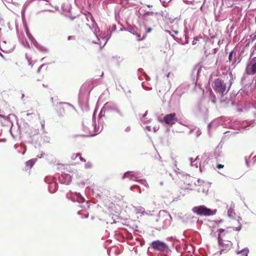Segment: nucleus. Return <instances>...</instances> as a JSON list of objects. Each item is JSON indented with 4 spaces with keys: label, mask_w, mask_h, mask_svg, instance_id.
<instances>
[{
    "label": "nucleus",
    "mask_w": 256,
    "mask_h": 256,
    "mask_svg": "<svg viewBox=\"0 0 256 256\" xmlns=\"http://www.w3.org/2000/svg\"><path fill=\"white\" fill-rule=\"evenodd\" d=\"M194 212L200 216H210L216 214V210H212L204 206H195L192 208Z\"/></svg>",
    "instance_id": "f257e3e1"
},
{
    "label": "nucleus",
    "mask_w": 256,
    "mask_h": 256,
    "mask_svg": "<svg viewBox=\"0 0 256 256\" xmlns=\"http://www.w3.org/2000/svg\"><path fill=\"white\" fill-rule=\"evenodd\" d=\"M212 87L216 92H219L222 96L226 90V84L220 78L216 79L212 84Z\"/></svg>",
    "instance_id": "f03ea898"
},
{
    "label": "nucleus",
    "mask_w": 256,
    "mask_h": 256,
    "mask_svg": "<svg viewBox=\"0 0 256 256\" xmlns=\"http://www.w3.org/2000/svg\"><path fill=\"white\" fill-rule=\"evenodd\" d=\"M150 246L156 251L164 252L168 248L166 244L159 240L152 242L150 244Z\"/></svg>",
    "instance_id": "7ed1b4c3"
},
{
    "label": "nucleus",
    "mask_w": 256,
    "mask_h": 256,
    "mask_svg": "<svg viewBox=\"0 0 256 256\" xmlns=\"http://www.w3.org/2000/svg\"><path fill=\"white\" fill-rule=\"evenodd\" d=\"M84 130L86 136H94L97 134V132L95 130V126L90 123H86V126L84 127Z\"/></svg>",
    "instance_id": "20e7f679"
},
{
    "label": "nucleus",
    "mask_w": 256,
    "mask_h": 256,
    "mask_svg": "<svg viewBox=\"0 0 256 256\" xmlns=\"http://www.w3.org/2000/svg\"><path fill=\"white\" fill-rule=\"evenodd\" d=\"M164 120L166 124L169 125H173L178 121L176 114V113H172L166 114L164 118Z\"/></svg>",
    "instance_id": "39448f33"
},
{
    "label": "nucleus",
    "mask_w": 256,
    "mask_h": 256,
    "mask_svg": "<svg viewBox=\"0 0 256 256\" xmlns=\"http://www.w3.org/2000/svg\"><path fill=\"white\" fill-rule=\"evenodd\" d=\"M246 72L249 75L256 74V58H254L247 66Z\"/></svg>",
    "instance_id": "423d86ee"
},
{
    "label": "nucleus",
    "mask_w": 256,
    "mask_h": 256,
    "mask_svg": "<svg viewBox=\"0 0 256 256\" xmlns=\"http://www.w3.org/2000/svg\"><path fill=\"white\" fill-rule=\"evenodd\" d=\"M129 178L130 180L135 181L138 180L136 176L130 172H127L124 174L123 178ZM138 180L140 181L142 184H146L145 180Z\"/></svg>",
    "instance_id": "0eeeda50"
},
{
    "label": "nucleus",
    "mask_w": 256,
    "mask_h": 256,
    "mask_svg": "<svg viewBox=\"0 0 256 256\" xmlns=\"http://www.w3.org/2000/svg\"><path fill=\"white\" fill-rule=\"evenodd\" d=\"M236 220H233L232 224V228H234V230H240L242 228V224L240 222V218Z\"/></svg>",
    "instance_id": "6e6552de"
},
{
    "label": "nucleus",
    "mask_w": 256,
    "mask_h": 256,
    "mask_svg": "<svg viewBox=\"0 0 256 256\" xmlns=\"http://www.w3.org/2000/svg\"><path fill=\"white\" fill-rule=\"evenodd\" d=\"M219 231V234H218V242L219 244L222 246H223V242H222V238H221L220 236H221V234H222V233L223 232H224V229H222V228H220L218 230Z\"/></svg>",
    "instance_id": "1a4fd4ad"
},
{
    "label": "nucleus",
    "mask_w": 256,
    "mask_h": 256,
    "mask_svg": "<svg viewBox=\"0 0 256 256\" xmlns=\"http://www.w3.org/2000/svg\"><path fill=\"white\" fill-rule=\"evenodd\" d=\"M249 250L248 248H244L242 250L237 252L238 254H240L241 256H248Z\"/></svg>",
    "instance_id": "9d476101"
},
{
    "label": "nucleus",
    "mask_w": 256,
    "mask_h": 256,
    "mask_svg": "<svg viewBox=\"0 0 256 256\" xmlns=\"http://www.w3.org/2000/svg\"><path fill=\"white\" fill-rule=\"evenodd\" d=\"M228 216L230 218H234V216H236V213L234 212V209L232 208H230L228 210Z\"/></svg>",
    "instance_id": "9b49d317"
},
{
    "label": "nucleus",
    "mask_w": 256,
    "mask_h": 256,
    "mask_svg": "<svg viewBox=\"0 0 256 256\" xmlns=\"http://www.w3.org/2000/svg\"><path fill=\"white\" fill-rule=\"evenodd\" d=\"M34 164V162L32 160H29L26 162V166L28 169L30 168Z\"/></svg>",
    "instance_id": "f8f14e48"
},
{
    "label": "nucleus",
    "mask_w": 256,
    "mask_h": 256,
    "mask_svg": "<svg viewBox=\"0 0 256 256\" xmlns=\"http://www.w3.org/2000/svg\"><path fill=\"white\" fill-rule=\"evenodd\" d=\"M224 166L223 164H218L216 166V168H218V169H220V168H223Z\"/></svg>",
    "instance_id": "ddd939ff"
},
{
    "label": "nucleus",
    "mask_w": 256,
    "mask_h": 256,
    "mask_svg": "<svg viewBox=\"0 0 256 256\" xmlns=\"http://www.w3.org/2000/svg\"><path fill=\"white\" fill-rule=\"evenodd\" d=\"M77 156H79L80 157V160H82V161H84V162H86L85 160H84L80 156V154H77Z\"/></svg>",
    "instance_id": "4468645a"
},
{
    "label": "nucleus",
    "mask_w": 256,
    "mask_h": 256,
    "mask_svg": "<svg viewBox=\"0 0 256 256\" xmlns=\"http://www.w3.org/2000/svg\"><path fill=\"white\" fill-rule=\"evenodd\" d=\"M232 244L230 242L226 244V248L227 249H230V248Z\"/></svg>",
    "instance_id": "2eb2a0df"
},
{
    "label": "nucleus",
    "mask_w": 256,
    "mask_h": 256,
    "mask_svg": "<svg viewBox=\"0 0 256 256\" xmlns=\"http://www.w3.org/2000/svg\"><path fill=\"white\" fill-rule=\"evenodd\" d=\"M232 52H230V54L228 56V59H229L230 60H232Z\"/></svg>",
    "instance_id": "dca6fc26"
},
{
    "label": "nucleus",
    "mask_w": 256,
    "mask_h": 256,
    "mask_svg": "<svg viewBox=\"0 0 256 256\" xmlns=\"http://www.w3.org/2000/svg\"><path fill=\"white\" fill-rule=\"evenodd\" d=\"M134 187H136V188H138V190H139V192H140H140H141V190H140V187L139 186H132V188H134Z\"/></svg>",
    "instance_id": "f3484780"
},
{
    "label": "nucleus",
    "mask_w": 256,
    "mask_h": 256,
    "mask_svg": "<svg viewBox=\"0 0 256 256\" xmlns=\"http://www.w3.org/2000/svg\"><path fill=\"white\" fill-rule=\"evenodd\" d=\"M152 30V28H148L147 30H146V33H148V32H150Z\"/></svg>",
    "instance_id": "a211bd4d"
},
{
    "label": "nucleus",
    "mask_w": 256,
    "mask_h": 256,
    "mask_svg": "<svg viewBox=\"0 0 256 256\" xmlns=\"http://www.w3.org/2000/svg\"><path fill=\"white\" fill-rule=\"evenodd\" d=\"M173 32L175 34H177L178 33V31L177 30H174Z\"/></svg>",
    "instance_id": "6ab92c4d"
},
{
    "label": "nucleus",
    "mask_w": 256,
    "mask_h": 256,
    "mask_svg": "<svg viewBox=\"0 0 256 256\" xmlns=\"http://www.w3.org/2000/svg\"><path fill=\"white\" fill-rule=\"evenodd\" d=\"M42 66H40L38 68V72H40V68H42Z\"/></svg>",
    "instance_id": "aec40b11"
},
{
    "label": "nucleus",
    "mask_w": 256,
    "mask_h": 256,
    "mask_svg": "<svg viewBox=\"0 0 256 256\" xmlns=\"http://www.w3.org/2000/svg\"><path fill=\"white\" fill-rule=\"evenodd\" d=\"M72 37V36H68V40H71Z\"/></svg>",
    "instance_id": "412c9836"
},
{
    "label": "nucleus",
    "mask_w": 256,
    "mask_h": 256,
    "mask_svg": "<svg viewBox=\"0 0 256 256\" xmlns=\"http://www.w3.org/2000/svg\"><path fill=\"white\" fill-rule=\"evenodd\" d=\"M144 37H145V35H144L143 37L142 38H140V40H143L144 38ZM138 40H140V39H138Z\"/></svg>",
    "instance_id": "4be33fe9"
},
{
    "label": "nucleus",
    "mask_w": 256,
    "mask_h": 256,
    "mask_svg": "<svg viewBox=\"0 0 256 256\" xmlns=\"http://www.w3.org/2000/svg\"><path fill=\"white\" fill-rule=\"evenodd\" d=\"M93 36H96V37H97V36L94 34H93Z\"/></svg>",
    "instance_id": "5701e85b"
},
{
    "label": "nucleus",
    "mask_w": 256,
    "mask_h": 256,
    "mask_svg": "<svg viewBox=\"0 0 256 256\" xmlns=\"http://www.w3.org/2000/svg\"><path fill=\"white\" fill-rule=\"evenodd\" d=\"M45 86H46V88H48V85H46V84H45Z\"/></svg>",
    "instance_id": "b1692460"
},
{
    "label": "nucleus",
    "mask_w": 256,
    "mask_h": 256,
    "mask_svg": "<svg viewBox=\"0 0 256 256\" xmlns=\"http://www.w3.org/2000/svg\"><path fill=\"white\" fill-rule=\"evenodd\" d=\"M255 22L256 24V18H255Z\"/></svg>",
    "instance_id": "393cba45"
}]
</instances>
